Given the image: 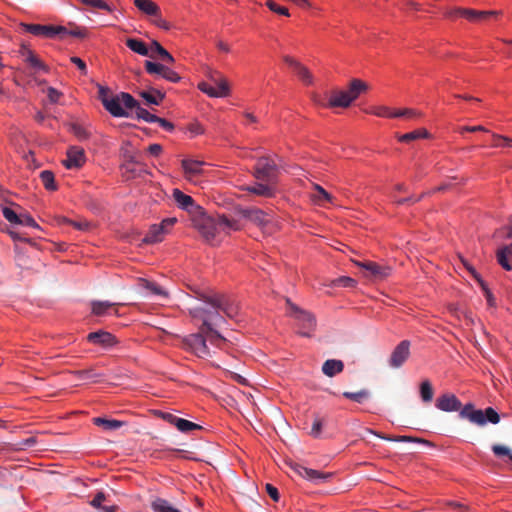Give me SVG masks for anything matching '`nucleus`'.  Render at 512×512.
<instances>
[{
	"mask_svg": "<svg viewBox=\"0 0 512 512\" xmlns=\"http://www.w3.org/2000/svg\"><path fill=\"white\" fill-rule=\"evenodd\" d=\"M221 313L222 311L218 309V307L211 306H209V308L195 307L190 309V315L202 321L201 331L204 332V330H206V332L209 333V342L220 348L226 343V339L214 330L213 326H219L224 322Z\"/></svg>",
	"mask_w": 512,
	"mask_h": 512,
	"instance_id": "f257e3e1",
	"label": "nucleus"
},
{
	"mask_svg": "<svg viewBox=\"0 0 512 512\" xmlns=\"http://www.w3.org/2000/svg\"><path fill=\"white\" fill-rule=\"evenodd\" d=\"M98 97L104 108L114 117H128L125 110L133 109L137 105V100L126 92H121L116 96H110L108 88L99 86Z\"/></svg>",
	"mask_w": 512,
	"mask_h": 512,
	"instance_id": "f03ea898",
	"label": "nucleus"
},
{
	"mask_svg": "<svg viewBox=\"0 0 512 512\" xmlns=\"http://www.w3.org/2000/svg\"><path fill=\"white\" fill-rule=\"evenodd\" d=\"M368 90V85L360 80L353 79L348 86L347 90L332 91L326 107L328 108H348L353 101H355L361 93Z\"/></svg>",
	"mask_w": 512,
	"mask_h": 512,
	"instance_id": "7ed1b4c3",
	"label": "nucleus"
},
{
	"mask_svg": "<svg viewBox=\"0 0 512 512\" xmlns=\"http://www.w3.org/2000/svg\"><path fill=\"white\" fill-rule=\"evenodd\" d=\"M198 299L208 306L218 307V309H220L222 313L229 318H234L238 313V306L224 294L214 293L210 295L199 293Z\"/></svg>",
	"mask_w": 512,
	"mask_h": 512,
	"instance_id": "20e7f679",
	"label": "nucleus"
},
{
	"mask_svg": "<svg viewBox=\"0 0 512 512\" xmlns=\"http://www.w3.org/2000/svg\"><path fill=\"white\" fill-rule=\"evenodd\" d=\"M210 81L211 83H199L198 88L210 97L221 98L226 97L230 94V87L228 81L224 77L218 75V73L214 72L210 76Z\"/></svg>",
	"mask_w": 512,
	"mask_h": 512,
	"instance_id": "39448f33",
	"label": "nucleus"
},
{
	"mask_svg": "<svg viewBox=\"0 0 512 512\" xmlns=\"http://www.w3.org/2000/svg\"><path fill=\"white\" fill-rule=\"evenodd\" d=\"M209 333L200 330L199 333L191 334L183 340L185 348L201 358L210 357L211 353L206 344Z\"/></svg>",
	"mask_w": 512,
	"mask_h": 512,
	"instance_id": "423d86ee",
	"label": "nucleus"
},
{
	"mask_svg": "<svg viewBox=\"0 0 512 512\" xmlns=\"http://www.w3.org/2000/svg\"><path fill=\"white\" fill-rule=\"evenodd\" d=\"M278 166L270 157H260L254 167V176L258 180L267 183H275L277 178Z\"/></svg>",
	"mask_w": 512,
	"mask_h": 512,
	"instance_id": "0eeeda50",
	"label": "nucleus"
},
{
	"mask_svg": "<svg viewBox=\"0 0 512 512\" xmlns=\"http://www.w3.org/2000/svg\"><path fill=\"white\" fill-rule=\"evenodd\" d=\"M286 303L291 310V315L295 317L300 323L301 332L300 334L304 337H310L311 332L316 327V319L310 312L302 310L297 305L292 303L290 299H286Z\"/></svg>",
	"mask_w": 512,
	"mask_h": 512,
	"instance_id": "6e6552de",
	"label": "nucleus"
},
{
	"mask_svg": "<svg viewBox=\"0 0 512 512\" xmlns=\"http://www.w3.org/2000/svg\"><path fill=\"white\" fill-rule=\"evenodd\" d=\"M176 222L177 219L172 217L163 219L160 224L151 225L147 234L142 239V243L155 244L161 242Z\"/></svg>",
	"mask_w": 512,
	"mask_h": 512,
	"instance_id": "1a4fd4ad",
	"label": "nucleus"
},
{
	"mask_svg": "<svg viewBox=\"0 0 512 512\" xmlns=\"http://www.w3.org/2000/svg\"><path fill=\"white\" fill-rule=\"evenodd\" d=\"M236 214L240 218L247 219L259 227H264L270 222L268 214L258 208H238L236 209Z\"/></svg>",
	"mask_w": 512,
	"mask_h": 512,
	"instance_id": "9d476101",
	"label": "nucleus"
},
{
	"mask_svg": "<svg viewBox=\"0 0 512 512\" xmlns=\"http://www.w3.org/2000/svg\"><path fill=\"white\" fill-rule=\"evenodd\" d=\"M410 356V342L408 340L401 341L391 353L389 365L392 368H400Z\"/></svg>",
	"mask_w": 512,
	"mask_h": 512,
	"instance_id": "9b49d317",
	"label": "nucleus"
},
{
	"mask_svg": "<svg viewBox=\"0 0 512 512\" xmlns=\"http://www.w3.org/2000/svg\"><path fill=\"white\" fill-rule=\"evenodd\" d=\"M86 161L85 151L78 146H72L67 150V157L62 161L67 169L80 168Z\"/></svg>",
	"mask_w": 512,
	"mask_h": 512,
	"instance_id": "f8f14e48",
	"label": "nucleus"
},
{
	"mask_svg": "<svg viewBox=\"0 0 512 512\" xmlns=\"http://www.w3.org/2000/svg\"><path fill=\"white\" fill-rule=\"evenodd\" d=\"M198 230L207 242L213 241L217 234L220 233L216 217L202 219L198 225Z\"/></svg>",
	"mask_w": 512,
	"mask_h": 512,
	"instance_id": "ddd939ff",
	"label": "nucleus"
},
{
	"mask_svg": "<svg viewBox=\"0 0 512 512\" xmlns=\"http://www.w3.org/2000/svg\"><path fill=\"white\" fill-rule=\"evenodd\" d=\"M293 470L301 477L308 479L314 483L325 482L331 477V473H323L318 470L310 469L299 464H295Z\"/></svg>",
	"mask_w": 512,
	"mask_h": 512,
	"instance_id": "4468645a",
	"label": "nucleus"
},
{
	"mask_svg": "<svg viewBox=\"0 0 512 512\" xmlns=\"http://www.w3.org/2000/svg\"><path fill=\"white\" fill-rule=\"evenodd\" d=\"M459 416L479 426H483L486 424L484 411L481 409H475L474 405L471 403L466 404L460 410Z\"/></svg>",
	"mask_w": 512,
	"mask_h": 512,
	"instance_id": "2eb2a0df",
	"label": "nucleus"
},
{
	"mask_svg": "<svg viewBox=\"0 0 512 512\" xmlns=\"http://www.w3.org/2000/svg\"><path fill=\"white\" fill-rule=\"evenodd\" d=\"M357 266L365 269L371 277L374 279H384L391 274V268L388 266H381L375 262H355Z\"/></svg>",
	"mask_w": 512,
	"mask_h": 512,
	"instance_id": "dca6fc26",
	"label": "nucleus"
},
{
	"mask_svg": "<svg viewBox=\"0 0 512 512\" xmlns=\"http://www.w3.org/2000/svg\"><path fill=\"white\" fill-rule=\"evenodd\" d=\"M236 217H228L227 215H218L216 217L220 232L229 234L231 231H239L243 228L241 219L236 213Z\"/></svg>",
	"mask_w": 512,
	"mask_h": 512,
	"instance_id": "f3484780",
	"label": "nucleus"
},
{
	"mask_svg": "<svg viewBox=\"0 0 512 512\" xmlns=\"http://www.w3.org/2000/svg\"><path fill=\"white\" fill-rule=\"evenodd\" d=\"M87 340L90 343L100 345L104 348H109L117 344V340L113 334L107 331L98 330L91 332L87 336Z\"/></svg>",
	"mask_w": 512,
	"mask_h": 512,
	"instance_id": "a211bd4d",
	"label": "nucleus"
},
{
	"mask_svg": "<svg viewBox=\"0 0 512 512\" xmlns=\"http://www.w3.org/2000/svg\"><path fill=\"white\" fill-rule=\"evenodd\" d=\"M436 407L439 410L445 411V412H453V411H459L463 408L461 407V402L458 400V398L454 394H443L436 400Z\"/></svg>",
	"mask_w": 512,
	"mask_h": 512,
	"instance_id": "6ab92c4d",
	"label": "nucleus"
},
{
	"mask_svg": "<svg viewBox=\"0 0 512 512\" xmlns=\"http://www.w3.org/2000/svg\"><path fill=\"white\" fill-rule=\"evenodd\" d=\"M181 165L186 179L192 181L195 177L203 173V166L205 165V162L194 159H184L182 160Z\"/></svg>",
	"mask_w": 512,
	"mask_h": 512,
	"instance_id": "aec40b11",
	"label": "nucleus"
},
{
	"mask_svg": "<svg viewBox=\"0 0 512 512\" xmlns=\"http://www.w3.org/2000/svg\"><path fill=\"white\" fill-rule=\"evenodd\" d=\"M366 431L370 434H373L383 440H387V441H394V442H413V443H421V444H424V445H427V446H433V444L426 440V439H423V438H418V437H413V436H406V435H403V436H388V435H384V434H381L377 431H374L372 429H369L367 428Z\"/></svg>",
	"mask_w": 512,
	"mask_h": 512,
	"instance_id": "412c9836",
	"label": "nucleus"
},
{
	"mask_svg": "<svg viewBox=\"0 0 512 512\" xmlns=\"http://www.w3.org/2000/svg\"><path fill=\"white\" fill-rule=\"evenodd\" d=\"M172 197L177 206L187 212H192L198 207L191 196L184 194L178 188L173 189Z\"/></svg>",
	"mask_w": 512,
	"mask_h": 512,
	"instance_id": "4be33fe9",
	"label": "nucleus"
},
{
	"mask_svg": "<svg viewBox=\"0 0 512 512\" xmlns=\"http://www.w3.org/2000/svg\"><path fill=\"white\" fill-rule=\"evenodd\" d=\"M138 94L147 104L151 105H159L165 98L164 92L153 87H148L147 90L140 91Z\"/></svg>",
	"mask_w": 512,
	"mask_h": 512,
	"instance_id": "5701e85b",
	"label": "nucleus"
},
{
	"mask_svg": "<svg viewBox=\"0 0 512 512\" xmlns=\"http://www.w3.org/2000/svg\"><path fill=\"white\" fill-rule=\"evenodd\" d=\"M150 54H154V59H158L163 63H174V57L156 40L151 42Z\"/></svg>",
	"mask_w": 512,
	"mask_h": 512,
	"instance_id": "b1692460",
	"label": "nucleus"
},
{
	"mask_svg": "<svg viewBox=\"0 0 512 512\" xmlns=\"http://www.w3.org/2000/svg\"><path fill=\"white\" fill-rule=\"evenodd\" d=\"M126 45L133 52L141 55V56H149L154 57V54H150L151 46L147 47V45L139 39L128 38L126 40Z\"/></svg>",
	"mask_w": 512,
	"mask_h": 512,
	"instance_id": "393cba45",
	"label": "nucleus"
},
{
	"mask_svg": "<svg viewBox=\"0 0 512 512\" xmlns=\"http://www.w3.org/2000/svg\"><path fill=\"white\" fill-rule=\"evenodd\" d=\"M274 184L275 183H256L255 185L247 186L245 190L259 196L272 197L274 195Z\"/></svg>",
	"mask_w": 512,
	"mask_h": 512,
	"instance_id": "a878e982",
	"label": "nucleus"
},
{
	"mask_svg": "<svg viewBox=\"0 0 512 512\" xmlns=\"http://www.w3.org/2000/svg\"><path fill=\"white\" fill-rule=\"evenodd\" d=\"M134 4L146 15L158 16L160 14L159 6L151 0H134Z\"/></svg>",
	"mask_w": 512,
	"mask_h": 512,
	"instance_id": "bb28decb",
	"label": "nucleus"
},
{
	"mask_svg": "<svg viewBox=\"0 0 512 512\" xmlns=\"http://www.w3.org/2000/svg\"><path fill=\"white\" fill-rule=\"evenodd\" d=\"M344 369V364L341 360L329 359L323 363L322 372L328 376L333 377L338 373H341Z\"/></svg>",
	"mask_w": 512,
	"mask_h": 512,
	"instance_id": "cd10ccee",
	"label": "nucleus"
},
{
	"mask_svg": "<svg viewBox=\"0 0 512 512\" xmlns=\"http://www.w3.org/2000/svg\"><path fill=\"white\" fill-rule=\"evenodd\" d=\"M93 423L107 431L117 430L125 425V422L123 421L116 419H106L102 417L93 418Z\"/></svg>",
	"mask_w": 512,
	"mask_h": 512,
	"instance_id": "c85d7f7f",
	"label": "nucleus"
},
{
	"mask_svg": "<svg viewBox=\"0 0 512 512\" xmlns=\"http://www.w3.org/2000/svg\"><path fill=\"white\" fill-rule=\"evenodd\" d=\"M139 285H140V287L147 290L148 292H150L153 295L161 296V297L168 296V293L161 286L156 284L155 282H152V281H149L146 279H141L139 282Z\"/></svg>",
	"mask_w": 512,
	"mask_h": 512,
	"instance_id": "c756f323",
	"label": "nucleus"
},
{
	"mask_svg": "<svg viewBox=\"0 0 512 512\" xmlns=\"http://www.w3.org/2000/svg\"><path fill=\"white\" fill-rule=\"evenodd\" d=\"M153 512H181L174 508L167 500L163 498H157L151 503Z\"/></svg>",
	"mask_w": 512,
	"mask_h": 512,
	"instance_id": "7c9ffc66",
	"label": "nucleus"
},
{
	"mask_svg": "<svg viewBox=\"0 0 512 512\" xmlns=\"http://www.w3.org/2000/svg\"><path fill=\"white\" fill-rule=\"evenodd\" d=\"M106 500V495L103 493V492H98L94 498L92 499V501L90 502V504L97 508V509H100L102 512H116L117 510V506L115 505H111V506H102V503Z\"/></svg>",
	"mask_w": 512,
	"mask_h": 512,
	"instance_id": "2f4dec72",
	"label": "nucleus"
},
{
	"mask_svg": "<svg viewBox=\"0 0 512 512\" xmlns=\"http://www.w3.org/2000/svg\"><path fill=\"white\" fill-rule=\"evenodd\" d=\"M428 137H429V132L426 129L421 128V129H417L412 132L400 135L398 137V139L401 142L409 143L411 141H414V140H417L420 138H428Z\"/></svg>",
	"mask_w": 512,
	"mask_h": 512,
	"instance_id": "473e14b6",
	"label": "nucleus"
},
{
	"mask_svg": "<svg viewBox=\"0 0 512 512\" xmlns=\"http://www.w3.org/2000/svg\"><path fill=\"white\" fill-rule=\"evenodd\" d=\"M118 305L117 303L109 301H93L92 313L96 316H103L107 313L108 309Z\"/></svg>",
	"mask_w": 512,
	"mask_h": 512,
	"instance_id": "72a5a7b5",
	"label": "nucleus"
},
{
	"mask_svg": "<svg viewBox=\"0 0 512 512\" xmlns=\"http://www.w3.org/2000/svg\"><path fill=\"white\" fill-rule=\"evenodd\" d=\"M473 277L479 283L482 291L484 292L488 305L494 307L496 305L495 298L491 293L490 289L488 288L487 284L476 271H473Z\"/></svg>",
	"mask_w": 512,
	"mask_h": 512,
	"instance_id": "f704fd0d",
	"label": "nucleus"
},
{
	"mask_svg": "<svg viewBox=\"0 0 512 512\" xmlns=\"http://www.w3.org/2000/svg\"><path fill=\"white\" fill-rule=\"evenodd\" d=\"M40 179L44 185V187L49 191H55L57 189V185L55 183V177L52 171L43 170L40 172Z\"/></svg>",
	"mask_w": 512,
	"mask_h": 512,
	"instance_id": "c9c22d12",
	"label": "nucleus"
},
{
	"mask_svg": "<svg viewBox=\"0 0 512 512\" xmlns=\"http://www.w3.org/2000/svg\"><path fill=\"white\" fill-rule=\"evenodd\" d=\"M74 374L79 379H82V380L89 379L94 382H98L104 377L103 374L97 373L94 369L78 370V371H75Z\"/></svg>",
	"mask_w": 512,
	"mask_h": 512,
	"instance_id": "e433bc0d",
	"label": "nucleus"
},
{
	"mask_svg": "<svg viewBox=\"0 0 512 512\" xmlns=\"http://www.w3.org/2000/svg\"><path fill=\"white\" fill-rule=\"evenodd\" d=\"M434 391L429 380L422 381L420 385V396L424 402H430L433 399Z\"/></svg>",
	"mask_w": 512,
	"mask_h": 512,
	"instance_id": "4c0bfd02",
	"label": "nucleus"
},
{
	"mask_svg": "<svg viewBox=\"0 0 512 512\" xmlns=\"http://www.w3.org/2000/svg\"><path fill=\"white\" fill-rule=\"evenodd\" d=\"M66 32L67 28L64 26L45 25L42 36L47 38H53L56 35H60L62 37V33Z\"/></svg>",
	"mask_w": 512,
	"mask_h": 512,
	"instance_id": "58836bf2",
	"label": "nucleus"
},
{
	"mask_svg": "<svg viewBox=\"0 0 512 512\" xmlns=\"http://www.w3.org/2000/svg\"><path fill=\"white\" fill-rule=\"evenodd\" d=\"M294 71L297 73L299 78L305 83V84H312L313 83V76L308 70L307 67L299 63L295 68Z\"/></svg>",
	"mask_w": 512,
	"mask_h": 512,
	"instance_id": "ea45409f",
	"label": "nucleus"
},
{
	"mask_svg": "<svg viewBox=\"0 0 512 512\" xmlns=\"http://www.w3.org/2000/svg\"><path fill=\"white\" fill-rule=\"evenodd\" d=\"M176 428L183 433H187L195 429H202L200 425L183 418H179V420L176 423Z\"/></svg>",
	"mask_w": 512,
	"mask_h": 512,
	"instance_id": "a19ab883",
	"label": "nucleus"
},
{
	"mask_svg": "<svg viewBox=\"0 0 512 512\" xmlns=\"http://www.w3.org/2000/svg\"><path fill=\"white\" fill-rule=\"evenodd\" d=\"M316 194L313 195L314 201L319 204H323L324 202H331L332 196L325 191L321 186L315 185Z\"/></svg>",
	"mask_w": 512,
	"mask_h": 512,
	"instance_id": "79ce46f5",
	"label": "nucleus"
},
{
	"mask_svg": "<svg viewBox=\"0 0 512 512\" xmlns=\"http://www.w3.org/2000/svg\"><path fill=\"white\" fill-rule=\"evenodd\" d=\"M133 109L136 110V117L138 119H142V120H144V121H146L148 123H154L156 115H153L149 111H147L146 109L142 108L138 101H137V105L134 106Z\"/></svg>",
	"mask_w": 512,
	"mask_h": 512,
	"instance_id": "37998d69",
	"label": "nucleus"
},
{
	"mask_svg": "<svg viewBox=\"0 0 512 512\" xmlns=\"http://www.w3.org/2000/svg\"><path fill=\"white\" fill-rule=\"evenodd\" d=\"M166 65L152 61H145V69L149 74H158L162 77Z\"/></svg>",
	"mask_w": 512,
	"mask_h": 512,
	"instance_id": "c03bdc74",
	"label": "nucleus"
},
{
	"mask_svg": "<svg viewBox=\"0 0 512 512\" xmlns=\"http://www.w3.org/2000/svg\"><path fill=\"white\" fill-rule=\"evenodd\" d=\"M491 136L493 139V143L491 144L492 147H499L501 145L506 147H512V138L496 133H491Z\"/></svg>",
	"mask_w": 512,
	"mask_h": 512,
	"instance_id": "a18cd8bd",
	"label": "nucleus"
},
{
	"mask_svg": "<svg viewBox=\"0 0 512 512\" xmlns=\"http://www.w3.org/2000/svg\"><path fill=\"white\" fill-rule=\"evenodd\" d=\"M343 396L357 403H361L364 399L369 397V392L367 390H361L358 392H344Z\"/></svg>",
	"mask_w": 512,
	"mask_h": 512,
	"instance_id": "49530a36",
	"label": "nucleus"
},
{
	"mask_svg": "<svg viewBox=\"0 0 512 512\" xmlns=\"http://www.w3.org/2000/svg\"><path fill=\"white\" fill-rule=\"evenodd\" d=\"M33 69L39 71H48L47 66L38 58L36 54H29V59L26 61Z\"/></svg>",
	"mask_w": 512,
	"mask_h": 512,
	"instance_id": "de8ad7c7",
	"label": "nucleus"
},
{
	"mask_svg": "<svg viewBox=\"0 0 512 512\" xmlns=\"http://www.w3.org/2000/svg\"><path fill=\"white\" fill-rule=\"evenodd\" d=\"M266 6L273 11L274 13H277L279 15L283 16H290V13L286 7L279 6L277 3H275L273 0H267Z\"/></svg>",
	"mask_w": 512,
	"mask_h": 512,
	"instance_id": "09e8293b",
	"label": "nucleus"
},
{
	"mask_svg": "<svg viewBox=\"0 0 512 512\" xmlns=\"http://www.w3.org/2000/svg\"><path fill=\"white\" fill-rule=\"evenodd\" d=\"M21 26L26 32H29L35 36H42L45 25L21 23Z\"/></svg>",
	"mask_w": 512,
	"mask_h": 512,
	"instance_id": "8fccbe9b",
	"label": "nucleus"
},
{
	"mask_svg": "<svg viewBox=\"0 0 512 512\" xmlns=\"http://www.w3.org/2000/svg\"><path fill=\"white\" fill-rule=\"evenodd\" d=\"M492 451L496 456H508L512 461L511 449L509 447L500 444H495L492 446Z\"/></svg>",
	"mask_w": 512,
	"mask_h": 512,
	"instance_id": "3c124183",
	"label": "nucleus"
},
{
	"mask_svg": "<svg viewBox=\"0 0 512 512\" xmlns=\"http://www.w3.org/2000/svg\"><path fill=\"white\" fill-rule=\"evenodd\" d=\"M2 213H3L4 218L11 224L17 225V222H19V214H17L11 208L2 207Z\"/></svg>",
	"mask_w": 512,
	"mask_h": 512,
	"instance_id": "603ef678",
	"label": "nucleus"
},
{
	"mask_svg": "<svg viewBox=\"0 0 512 512\" xmlns=\"http://www.w3.org/2000/svg\"><path fill=\"white\" fill-rule=\"evenodd\" d=\"M17 225H24L32 228L39 229V225L35 222V220L27 213L19 214V222Z\"/></svg>",
	"mask_w": 512,
	"mask_h": 512,
	"instance_id": "864d4df0",
	"label": "nucleus"
},
{
	"mask_svg": "<svg viewBox=\"0 0 512 512\" xmlns=\"http://www.w3.org/2000/svg\"><path fill=\"white\" fill-rule=\"evenodd\" d=\"M484 415L486 418V423L490 422L492 424H497L500 421L499 414L492 407L486 408L484 410Z\"/></svg>",
	"mask_w": 512,
	"mask_h": 512,
	"instance_id": "5fc2aeb1",
	"label": "nucleus"
},
{
	"mask_svg": "<svg viewBox=\"0 0 512 512\" xmlns=\"http://www.w3.org/2000/svg\"><path fill=\"white\" fill-rule=\"evenodd\" d=\"M322 427H323V420L320 417L316 416L313 421L310 435L314 438H318L321 434Z\"/></svg>",
	"mask_w": 512,
	"mask_h": 512,
	"instance_id": "6e6d98bb",
	"label": "nucleus"
},
{
	"mask_svg": "<svg viewBox=\"0 0 512 512\" xmlns=\"http://www.w3.org/2000/svg\"><path fill=\"white\" fill-rule=\"evenodd\" d=\"M370 113L378 117L392 118V109L386 106H377L373 108Z\"/></svg>",
	"mask_w": 512,
	"mask_h": 512,
	"instance_id": "4d7b16f0",
	"label": "nucleus"
},
{
	"mask_svg": "<svg viewBox=\"0 0 512 512\" xmlns=\"http://www.w3.org/2000/svg\"><path fill=\"white\" fill-rule=\"evenodd\" d=\"M72 132L80 140H86L90 136V133L84 127L78 124L72 125Z\"/></svg>",
	"mask_w": 512,
	"mask_h": 512,
	"instance_id": "13d9d810",
	"label": "nucleus"
},
{
	"mask_svg": "<svg viewBox=\"0 0 512 512\" xmlns=\"http://www.w3.org/2000/svg\"><path fill=\"white\" fill-rule=\"evenodd\" d=\"M162 77L165 80L170 81L172 83H177L181 80V77L178 75V73L170 69L167 65L165 67Z\"/></svg>",
	"mask_w": 512,
	"mask_h": 512,
	"instance_id": "bf43d9fd",
	"label": "nucleus"
},
{
	"mask_svg": "<svg viewBox=\"0 0 512 512\" xmlns=\"http://www.w3.org/2000/svg\"><path fill=\"white\" fill-rule=\"evenodd\" d=\"M65 35H71L73 37H77V38H85L87 36V31L86 29L84 28H80V27H74L73 29L71 30H68L67 29V32L66 33H62V38L65 36Z\"/></svg>",
	"mask_w": 512,
	"mask_h": 512,
	"instance_id": "052dcab7",
	"label": "nucleus"
},
{
	"mask_svg": "<svg viewBox=\"0 0 512 512\" xmlns=\"http://www.w3.org/2000/svg\"><path fill=\"white\" fill-rule=\"evenodd\" d=\"M507 257L508 255L506 253L503 252L502 249H500L498 252H497V260L499 262V264L507 271H510L512 269L511 265L509 264L508 260H507Z\"/></svg>",
	"mask_w": 512,
	"mask_h": 512,
	"instance_id": "680f3d73",
	"label": "nucleus"
},
{
	"mask_svg": "<svg viewBox=\"0 0 512 512\" xmlns=\"http://www.w3.org/2000/svg\"><path fill=\"white\" fill-rule=\"evenodd\" d=\"M335 284L342 287H354L356 280L348 276H342L335 280Z\"/></svg>",
	"mask_w": 512,
	"mask_h": 512,
	"instance_id": "e2e57ef3",
	"label": "nucleus"
},
{
	"mask_svg": "<svg viewBox=\"0 0 512 512\" xmlns=\"http://www.w3.org/2000/svg\"><path fill=\"white\" fill-rule=\"evenodd\" d=\"M265 490L268 493V495L272 498L273 501H275V502L279 501L280 495H279L278 489L275 486H273L270 483H267L265 485Z\"/></svg>",
	"mask_w": 512,
	"mask_h": 512,
	"instance_id": "0e129e2a",
	"label": "nucleus"
},
{
	"mask_svg": "<svg viewBox=\"0 0 512 512\" xmlns=\"http://www.w3.org/2000/svg\"><path fill=\"white\" fill-rule=\"evenodd\" d=\"M36 443H37L36 437H29L27 439H24V440L20 441L17 444V446H18L19 450H24V449H27V448H30V447L34 446Z\"/></svg>",
	"mask_w": 512,
	"mask_h": 512,
	"instance_id": "69168bd1",
	"label": "nucleus"
},
{
	"mask_svg": "<svg viewBox=\"0 0 512 512\" xmlns=\"http://www.w3.org/2000/svg\"><path fill=\"white\" fill-rule=\"evenodd\" d=\"M447 505L452 507L453 509L458 510L459 512H470V508L462 502L448 501Z\"/></svg>",
	"mask_w": 512,
	"mask_h": 512,
	"instance_id": "338daca9",
	"label": "nucleus"
},
{
	"mask_svg": "<svg viewBox=\"0 0 512 512\" xmlns=\"http://www.w3.org/2000/svg\"><path fill=\"white\" fill-rule=\"evenodd\" d=\"M70 61L78 67V69L81 71V73L83 75L87 74V66L82 59H80L79 57L73 56L70 58Z\"/></svg>",
	"mask_w": 512,
	"mask_h": 512,
	"instance_id": "774afa93",
	"label": "nucleus"
}]
</instances>
